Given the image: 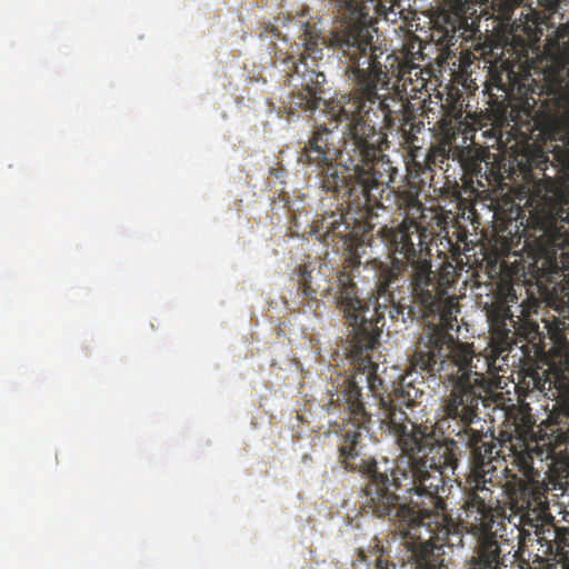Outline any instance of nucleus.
Returning <instances> with one entry per match:
<instances>
[{"label":"nucleus","mask_w":569,"mask_h":569,"mask_svg":"<svg viewBox=\"0 0 569 569\" xmlns=\"http://www.w3.org/2000/svg\"><path fill=\"white\" fill-rule=\"evenodd\" d=\"M425 441L419 447L415 435H406L402 446L406 453L396 471L393 485L387 486V493L393 496L388 507L379 495L363 497L360 509L376 518L387 519L392 527L391 539L398 543V556L402 565L411 569H448L445 546L461 547L465 540L467 512L463 522L452 520L446 513V477L449 471L456 475L458 452H451L448 445L433 443L431 432H418ZM380 555L372 569H399Z\"/></svg>","instance_id":"f03ea898"},{"label":"nucleus","mask_w":569,"mask_h":569,"mask_svg":"<svg viewBox=\"0 0 569 569\" xmlns=\"http://www.w3.org/2000/svg\"><path fill=\"white\" fill-rule=\"evenodd\" d=\"M522 535H523V530L518 529V538H521Z\"/></svg>","instance_id":"4be33fe9"},{"label":"nucleus","mask_w":569,"mask_h":569,"mask_svg":"<svg viewBox=\"0 0 569 569\" xmlns=\"http://www.w3.org/2000/svg\"><path fill=\"white\" fill-rule=\"evenodd\" d=\"M489 151L477 147L476 143L463 148L455 147L453 150V159H457L462 168L465 182H476L479 187H486V184H490L492 180L496 181L497 179V169L493 166L489 168Z\"/></svg>","instance_id":"4468645a"},{"label":"nucleus","mask_w":569,"mask_h":569,"mask_svg":"<svg viewBox=\"0 0 569 569\" xmlns=\"http://www.w3.org/2000/svg\"><path fill=\"white\" fill-rule=\"evenodd\" d=\"M326 1H332L335 6L342 7V3L347 6H350V0H326Z\"/></svg>","instance_id":"aec40b11"},{"label":"nucleus","mask_w":569,"mask_h":569,"mask_svg":"<svg viewBox=\"0 0 569 569\" xmlns=\"http://www.w3.org/2000/svg\"><path fill=\"white\" fill-rule=\"evenodd\" d=\"M475 14L472 0H442L439 7L431 10V38L443 59L457 56L459 39L467 42L480 32Z\"/></svg>","instance_id":"9b49d317"},{"label":"nucleus","mask_w":569,"mask_h":569,"mask_svg":"<svg viewBox=\"0 0 569 569\" xmlns=\"http://www.w3.org/2000/svg\"><path fill=\"white\" fill-rule=\"evenodd\" d=\"M407 264L401 260H393L390 263H381L379 267L378 281L375 289L371 290L368 301L359 297L357 282L348 272H340L333 283L326 287L327 295L333 297L337 310L345 319V323L349 330V359L356 369L360 368V362L372 360L370 352L376 350L380 345V335L386 326V317L397 320L403 317V312L408 309V315L415 317L418 313L426 323L427 329L418 339L415 351L411 356L410 365L413 370H419L423 375L433 380H438L421 369L416 363V352L419 350V342L430 329L440 326L439 319L426 318L421 315L419 306L405 305L403 273ZM410 297L412 298L411 293Z\"/></svg>","instance_id":"423d86ee"},{"label":"nucleus","mask_w":569,"mask_h":569,"mask_svg":"<svg viewBox=\"0 0 569 569\" xmlns=\"http://www.w3.org/2000/svg\"><path fill=\"white\" fill-rule=\"evenodd\" d=\"M350 4H342L337 7L335 2L327 1L329 9L331 10L335 19L337 20V27L332 31L327 43L331 46L332 36L336 32H342L349 34V42H351L350 36L358 42L361 37L367 36L369 44L366 46V59L371 54L378 56V61L381 64V69L387 76V83L389 82L387 63L381 62L385 51L380 46L373 43V33L377 32L375 23L377 17H382L386 20L396 21L397 16L401 12L400 0H349Z\"/></svg>","instance_id":"1a4fd4ad"},{"label":"nucleus","mask_w":569,"mask_h":569,"mask_svg":"<svg viewBox=\"0 0 569 569\" xmlns=\"http://www.w3.org/2000/svg\"><path fill=\"white\" fill-rule=\"evenodd\" d=\"M311 228L318 240L325 246H332L333 249L350 247L357 237L353 228L350 227L347 213L341 210L325 211L312 221Z\"/></svg>","instance_id":"ddd939ff"},{"label":"nucleus","mask_w":569,"mask_h":569,"mask_svg":"<svg viewBox=\"0 0 569 569\" xmlns=\"http://www.w3.org/2000/svg\"><path fill=\"white\" fill-rule=\"evenodd\" d=\"M299 290L302 291L305 298L317 300V293L321 289V283L317 281V276L313 274L310 263L299 266Z\"/></svg>","instance_id":"dca6fc26"},{"label":"nucleus","mask_w":569,"mask_h":569,"mask_svg":"<svg viewBox=\"0 0 569 569\" xmlns=\"http://www.w3.org/2000/svg\"><path fill=\"white\" fill-rule=\"evenodd\" d=\"M383 56L386 59L382 62L387 63L389 82L387 87L378 90V94L386 99L388 108L395 112L391 126L386 128L385 122H379L377 129L381 127L382 131L387 132L398 123L405 130L407 124L411 126L410 121L415 117L408 98L426 87V79L421 77L422 69L416 64L400 62L392 53L385 52Z\"/></svg>","instance_id":"f8f14e48"},{"label":"nucleus","mask_w":569,"mask_h":569,"mask_svg":"<svg viewBox=\"0 0 569 569\" xmlns=\"http://www.w3.org/2000/svg\"><path fill=\"white\" fill-rule=\"evenodd\" d=\"M419 184L408 182L397 190L390 189V184L383 193V203L387 212L389 206L403 214V219L397 227L383 226L378 234L388 248L393 259H400L407 267H411L409 274V290L413 302L419 306L425 318L438 319L440 325L433 327L426 337H453L451 330L458 328L457 316L460 311L456 288L448 278H441L432 270L430 248L426 241V229L420 223L423 217V203L419 196ZM383 211H380L381 217Z\"/></svg>","instance_id":"39448f33"},{"label":"nucleus","mask_w":569,"mask_h":569,"mask_svg":"<svg viewBox=\"0 0 569 569\" xmlns=\"http://www.w3.org/2000/svg\"><path fill=\"white\" fill-rule=\"evenodd\" d=\"M369 163L365 167L369 169V178H366L368 184L373 186L372 189H365L360 199L357 194H350L357 181L355 179L356 172L348 171V176H342L338 171L337 162L323 167H316L319 170V184L325 192H332L336 194L341 193L346 196V203L349 211L356 212V220L365 222L366 227L373 229L376 227L375 220L380 218V211L386 210L383 203V193L386 189L395 182V176L399 173L398 168L393 167L388 156L383 151H373L369 157Z\"/></svg>","instance_id":"0eeeda50"},{"label":"nucleus","mask_w":569,"mask_h":569,"mask_svg":"<svg viewBox=\"0 0 569 569\" xmlns=\"http://www.w3.org/2000/svg\"><path fill=\"white\" fill-rule=\"evenodd\" d=\"M512 318L508 306L499 305L488 313L492 340L500 347L506 348L513 341L511 329L507 327L506 320Z\"/></svg>","instance_id":"2eb2a0df"},{"label":"nucleus","mask_w":569,"mask_h":569,"mask_svg":"<svg viewBox=\"0 0 569 569\" xmlns=\"http://www.w3.org/2000/svg\"><path fill=\"white\" fill-rule=\"evenodd\" d=\"M560 219L569 222V213H567L565 218L562 216H560Z\"/></svg>","instance_id":"412c9836"},{"label":"nucleus","mask_w":569,"mask_h":569,"mask_svg":"<svg viewBox=\"0 0 569 569\" xmlns=\"http://www.w3.org/2000/svg\"><path fill=\"white\" fill-rule=\"evenodd\" d=\"M440 246L448 248V251L452 258H457L462 254L461 247L457 242H452V239L448 236L440 239Z\"/></svg>","instance_id":"a211bd4d"},{"label":"nucleus","mask_w":569,"mask_h":569,"mask_svg":"<svg viewBox=\"0 0 569 569\" xmlns=\"http://www.w3.org/2000/svg\"><path fill=\"white\" fill-rule=\"evenodd\" d=\"M416 363L450 387L443 399L440 426L462 439L470 449L463 507H470L475 495L482 496L481 489L493 496V487L500 488L493 480L497 471L493 461L498 453L493 435L472 428L480 419V403H485V396L492 389V382L483 371L489 366L487 359L475 351L472 343L455 337L430 336L421 342Z\"/></svg>","instance_id":"20e7f679"},{"label":"nucleus","mask_w":569,"mask_h":569,"mask_svg":"<svg viewBox=\"0 0 569 569\" xmlns=\"http://www.w3.org/2000/svg\"><path fill=\"white\" fill-rule=\"evenodd\" d=\"M367 44V36L361 37L360 42L347 32L332 36L331 46L339 54L350 91L331 97L325 103V113L330 120L345 123V131L339 137L326 124H316L299 153V161L305 166L323 167L339 160L346 170H355L356 187L350 194L359 199L365 188H373V183L366 182L369 173L365 167L369 163V157L373 151L389 148L388 133L382 128L377 129V126L380 122H385L386 127L395 123V111L389 110L386 99L378 94L380 88L388 86V78L376 53L366 59Z\"/></svg>","instance_id":"7ed1b4c3"},{"label":"nucleus","mask_w":569,"mask_h":569,"mask_svg":"<svg viewBox=\"0 0 569 569\" xmlns=\"http://www.w3.org/2000/svg\"><path fill=\"white\" fill-rule=\"evenodd\" d=\"M360 368L350 376L336 372L327 386V411L341 410L349 421L336 430L338 435L339 461L345 469L357 471L365 479L361 498L376 495L386 499L388 507L393 496L388 495V486L393 485L397 469L407 457L402 440L406 435H415L418 446L426 441L419 432H431L435 445H448L451 452L460 451L452 439H438L435 426L410 420L403 407L410 408L423 396L425 381L415 385L411 373L402 378L399 387L387 381L379 373V365L372 360L360 362Z\"/></svg>","instance_id":"f257e3e1"},{"label":"nucleus","mask_w":569,"mask_h":569,"mask_svg":"<svg viewBox=\"0 0 569 569\" xmlns=\"http://www.w3.org/2000/svg\"><path fill=\"white\" fill-rule=\"evenodd\" d=\"M568 97H569V92H568Z\"/></svg>","instance_id":"5701e85b"},{"label":"nucleus","mask_w":569,"mask_h":569,"mask_svg":"<svg viewBox=\"0 0 569 569\" xmlns=\"http://www.w3.org/2000/svg\"><path fill=\"white\" fill-rule=\"evenodd\" d=\"M471 498L467 512V525L471 536L477 539L475 555L469 569H501L503 565L502 549L497 539L495 510L499 503L497 497L486 490Z\"/></svg>","instance_id":"9d476101"},{"label":"nucleus","mask_w":569,"mask_h":569,"mask_svg":"<svg viewBox=\"0 0 569 569\" xmlns=\"http://www.w3.org/2000/svg\"><path fill=\"white\" fill-rule=\"evenodd\" d=\"M531 81H533V79L531 78L530 73H526L518 82V88H525V93H528L530 90Z\"/></svg>","instance_id":"6ab92c4d"},{"label":"nucleus","mask_w":569,"mask_h":569,"mask_svg":"<svg viewBox=\"0 0 569 569\" xmlns=\"http://www.w3.org/2000/svg\"><path fill=\"white\" fill-rule=\"evenodd\" d=\"M453 150L455 148H452L450 143H440L439 146L430 148L425 157L426 167L429 170L437 168L442 169V164H445L449 158L453 159Z\"/></svg>","instance_id":"f3484780"},{"label":"nucleus","mask_w":569,"mask_h":569,"mask_svg":"<svg viewBox=\"0 0 569 569\" xmlns=\"http://www.w3.org/2000/svg\"><path fill=\"white\" fill-rule=\"evenodd\" d=\"M336 27L337 23L328 34H322L316 24L303 23L302 32L299 36L302 46L300 61H292V56H286L283 59V62L291 61V66L287 70V81L292 88L290 103L303 108L306 111L313 112L321 103L326 106V102L329 100L322 97L325 93L326 73L309 69L306 59L309 57L313 61L321 60L325 47L333 50V53L339 57L333 47L327 43Z\"/></svg>","instance_id":"6e6552de"}]
</instances>
